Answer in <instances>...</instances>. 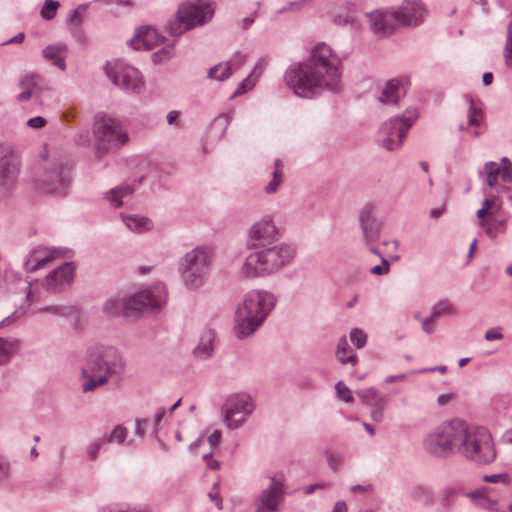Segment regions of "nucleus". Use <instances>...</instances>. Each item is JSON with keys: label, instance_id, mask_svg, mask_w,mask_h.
<instances>
[{"label": "nucleus", "instance_id": "obj_1", "mask_svg": "<svg viewBox=\"0 0 512 512\" xmlns=\"http://www.w3.org/2000/svg\"><path fill=\"white\" fill-rule=\"evenodd\" d=\"M342 65L337 55L326 43H318L303 62L291 65L284 80L295 95L312 98L323 89L334 93L341 90Z\"/></svg>", "mask_w": 512, "mask_h": 512}, {"label": "nucleus", "instance_id": "obj_2", "mask_svg": "<svg viewBox=\"0 0 512 512\" xmlns=\"http://www.w3.org/2000/svg\"><path fill=\"white\" fill-rule=\"evenodd\" d=\"M276 304L267 291L251 290L239 302L235 312L234 332L238 339L250 337L264 323Z\"/></svg>", "mask_w": 512, "mask_h": 512}, {"label": "nucleus", "instance_id": "obj_3", "mask_svg": "<svg viewBox=\"0 0 512 512\" xmlns=\"http://www.w3.org/2000/svg\"><path fill=\"white\" fill-rule=\"evenodd\" d=\"M252 250L241 267V275L248 279L277 273L288 265L295 255V249L285 243Z\"/></svg>", "mask_w": 512, "mask_h": 512}, {"label": "nucleus", "instance_id": "obj_4", "mask_svg": "<svg viewBox=\"0 0 512 512\" xmlns=\"http://www.w3.org/2000/svg\"><path fill=\"white\" fill-rule=\"evenodd\" d=\"M167 290L164 283H156L152 287L139 291L128 297L116 295L109 298L103 312L109 316L123 315L125 318H138L147 308H159L165 304Z\"/></svg>", "mask_w": 512, "mask_h": 512}, {"label": "nucleus", "instance_id": "obj_5", "mask_svg": "<svg viewBox=\"0 0 512 512\" xmlns=\"http://www.w3.org/2000/svg\"><path fill=\"white\" fill-rule=\"evenodd\" d=\"M424 13L421 0H405L398 9L375 10L368 17L373 33L385 37L398 26L417 25Z\"/></svg>", "mask_w": 512, "mask_h": 512}, {"label": "nucleus", "instance_id": "obj_6", "mask_svg": "<svg viewBox=\"0 0 512 512\" xmlns=\"http://www.w3.org/2000/svg\"><path fill=\"white\" fill-rule=\"evenodd\" d=\"M215 8L210 0H188L181 3L176 14L167 21L166 30L173 37L208 23Z\"/></svg>", "mask_w": 512, "mask_h": 512}, {"label": "nucleus", "instance_id": "obj_7", "mask_svg": "<svg viewBox=\"0 0 512 512\" xmlns=\"http://www.w3.org/2000/svg\"><path fill=\"white\" fill-rule=\"evenodd\" d=\"M214 261L213 250L207 246H197L179 260L178 270L186 287L197 289L205 284Z\"/></svg>", "mask_w": 512, "mask_h": 512}, {"label": "nucleus", "instance_id": "obj_8", "mask_svg": "<svg viewBox=\"0 0 512 512\" xmlns=\"http://www.w3.org/2000/svg\"><path fill=\"white\" fill-rule=\"evenodd\" d=\"M86 365L91 373L105 375L109 380H120L126 370L123 353L114 346L94 345L87 350Z\"/></svg>", "mask_w": 512, "mask_h": 512}, {"label": "nucleus", "instance_id": "obj_9", "mask_svg": "<svg viewBox=\"0 0 512 512\" xmlns=\"http://www.w3.org/2000/svg\"><path fill=\"white\" fill-rule=\"evenodd\" d=\"M93 134L98 156L106 154L112 148L125 145L129 141L128 132L120 121L105 113L95 115Z\"/></svg>", "mask_w": 512, "mask_h": 512}, {"label": "nucleus", "instance_id": "obj_10", "mask_svg": "<svg viewBox=\"0 0 512 512\" xmlns=\"http://www.w3.org/2000/svg\"><path fill=\"white\" fill-rule=\"evenodd\" d=\"M417 118V110L408 108L401 116L392 117L384 122L378 131L379 145L388 151L398 149Z\"/></svg>", "mask_w": 512, "mask_h": 512}, {"label": "nucleus", "instance_id": "obj_11", "mask_svg": "<svg viewBox=\"0 0 512 512\" xmlns=\"http://www.w3.org/2000/svg\"><path fill=\"white\" fill-rule=\"evenodd\" d=\"M461 454L480 464L494 461L496 451L489 431L484 427H469Z\"/></svg>", "mask_w": 512, "mask_h": 512}, {"label": "nucleus", "instance_id": "obj_12", "mask_svg": "<svg viewBox=\"0 0 512 512\" xmlns=\"http://www.w3.org/2000/svg\"><path fill=\"white\" fill-rule=\"evenodd\" d=\"M254 403L246 393L230 395L222 406L223 421L227 428H240L253 413Z\"/></svg>", "mask_w": 512, "mask_h": 512}, {"label": "nucleus", "instance_id": "obj_13", "mask_svg": "<svg viewBox=\"0 0 512 512\" xmlns=\"http://www.w3.org/2000/svg\"><path fill=\"white\" fill-rule=\"evenodd\" d=\"M105 73L115 86L125 91L139 94L144 88L140 72L124 62L107 63Z\"/></svg>", "mask_w": 512, "mask_h": 512}, {"label": "nucleus", "instance_id": "obj_14", "mask_svg": "<svg viewBox=\"0 0 512 512\" xmlns=\"http://www.w3.org/2000/svg\"><path fill=\"white\" fill-rule=\"evenodd\" d=\"M70 184V168L63 159H56L45 169L40 178V188L45 193L64 194Z\"/></svg>", "mask_w": 512, "mask_h": 512}, {"label": "nucleus", "instance_id": "obj_15", "mask_svg": "<svg viewBox=\"0 0 512 512\" xmlns=\"http://www.w3.org/2000/svg\"><path fill=\"white\" fill-rule=\"evenodd\" d=\"M270 484L254 500V512H276L283 503L286 485L282 476H269Z\"/></svg>", "mask_w": 512, "mask_h": 512}, {"label": "nucleus", "instance_id": "obj_16", "mask_svg": "<svg viewBox=\"0 0 512 512\" xmlns=\"http://www.w3.org/2000/svg\"><path fill=\"white\" fill-rule=\"evenodd\" d=\"M280 233L269 217L254 223L248 230L246 246L248 249L278 245Z\"/></svg>", "mask_w": 512, "mask_h": 512}, {"label": "nucleus", "instance_id": "obj_17", "mask_svg": "<svg viewBox=\"0 0 512 512\" xmlns=\"http://www.w3.org/2000/svg\"><path fill=\"white\" fill-rule=\"evenodd\" d=\"M358 221L364 242L371 244L378 241L381 235L382 223L377 218L372 204L367 203L360 209Z\"/></svg>", "mask_w": 512, "mask_h": 512}, {"label": "nucleus", "instance_id": "obj_18", "mask_svg": "<svg viewBox=\"0 0 512 512\" xmlns=\"http://www.w3.org/2000/svg\"><path fill=\"white\" fill-rule=\"evenodd\" d=\"M443 423L428 433L423 440V447L427 453L437 458H448L452 455V448L444 437Z\"/></svg>", "mask_w": 512, "mask_h": 512}, {"label": "nucleus", "instance_id": "obj_19", "mask_svg": "<svg viewBox=\"0 0 512 512\" xmlns=\"http://www.w3.org/2000/svg\"><path fill=\"white\" fill-rule=\"evenodd\" d=\"M443 423L428 433L423 440V447L427 453L437 458H448L452 455V448L444 437Z\"/></svg>", "mask_w": 512, "mask_h": 512}, {"label": "nucleus", "instance_id": "obj_20", "mask_svg": "<svg viewBox=\"0 0 512 512\" xmlns=\"http://www.w3.org/2000/svg\"><path fill=\"white\" fill-rule=\"evenodd\" d=\"M443 426L445 432L444 437H446L448 445L452 448V455L456 452L461 453L469 426L465 421L460 419L443 422Z\"/></svg>", "mask_w": 512, "mask_h": 512}, {"label": "nucleus", "instance_id": "obj_21", "mask_svg": "<svg viewBox=\"0 0 512 512\" xmlns=\"http://www.w3.org/2000/svg\"><path fill=\"white\" fill-rule=\"evenodd\" d=\"M163 40L164 37L159 34L157 29L151 26H141L136 29L134 36L128 41V45L133 50H151Z\"/></svg>", "mask_w": 512, "mask_h": 512}, {"label": "nucleus", "instance_id": "obj_22", "mask_svg": "<svg viewBox=\"0 0 512 512\" xmlns=\"http://www.w3.org/2000/svg\"><path fill=\"white\" fill-rule=\"evenodd\" d=\"M20 173V163L13 156L5 155L0 158V190L8 192L17 182Z\"/></svg>", "mask_w": 512, "mask_h": 512}, {"label": "nucleus", "instance_id": "obj_23", "mask_svg": "<svg viewBox=\"0 0 512 512\" xmlns=\"http://www.w3.org/2000/svg\"><path fill=\"white\" fill-rule=\"evenodd\" d=\"M59 254L56 249H50L47 247H36L33 248L24 263L25 270L27 272H35L48 266Z\"/></svg>", "mask_w": 512, "mask_h": 512}, {"label": "nucleus", "instance_id": "obj_24", "mask_svg": "<svg viewBox=\"0 0 512 512\" xmlns=\"http://www.w3.org/2000/svg\"><path fill=\"white\" fill-rule=\"evenodd\" d=\"M355 393L364 404L372 408L371 418L374 421H381L387 400L383 395H381L379 390L371 387L358 390Z\"/></svg>", "mask_w": 512, "mask_h": 512}, {"label": "nucleus", "instance_id": "obj_25", "mask_svg": "<svg viewBox=\"0 0 512 512\" xmlns=\"http://www.w3.org/2000/svg\"><path fill=\"white\" fill-rule=\"evenodd\" d=\"M406 93L407 87L403 79H391L383 87L378 101L385 105H397Z\"/></svg>", "mask_w": 512, "mask_h": 512}, {"label": "nucleus", "instance_id": "obj_26", "mask_svg": "<svg viewBox=\"0 0 512 512\" xmlns=\"http://www.w3.org/2000/svg\"><path fill=\"white\" fill-rule=\"evenodd\" d=\"M75 268L72 263L66 262L57 269L51 271L45 279L48 290L57 291L61 286L69 285L73 279Z\"/></svg>", "mask_w": 512, "mask_h": 512}, {"label": "nucleus", "instance_id": "obj_27", "mask_svg": "<svg viewBox=\"0 0 512 512\" xmlns=\"http://www.w3.org/2000/svg\"><path fill=\"white\" fill-rule=\"evenodd\" d=\"M215 346V331L212 329H205L200 336L197 346L193 350V354L199 360H207L213 355Z\"/></svg>", "mask_w": 512, "mask_h": 512}, {"label": "nucleus", "instance_id": "obj_28", "mask_svg": "<svg viewBox=\"0 0 512 512\" xmlns=\"http://www.w3.org/2000/svg\"><path fill=\"white\" fill-rule=\"evenodd\" d=\"M67 47L63 43L51 44L42 51L44 59L61 70L66 69L65 56Z\"/></svg>", "mask_w": 512, "mask_h": 512}, {"label": "nucleus", "instance_id": "obj_29", "mask_svg": "<svg viewBox=\"0 0 512 512\" xmlns=\"http://www.w3.org/2000/svg\"><path fill=\"white\" fill-rule=\"evenodd\" d=\"M245 56L240 52L235 54L234 64H230L229 62L223 65L219 63L211 67L208 71V78L215 79L218 81H224L228 79L232 74V66L240 67L244 63Z\"/></svg>", "mask_w": 512, "mask_h": 512}, {"label": "nucleus", "instance_id": "obj_30", "mask_svg": "<svg viewBox=\"0 0 512 512\" xmlns=\"http://www.w3.org/2000/svg\"><path fill=\"white\" fill-rule=\"evenodd\" d=\"M479 225L485 230L486 235L490 239H495L498 235L505 233L507 230L506 219L495 216L481 220Z\"/></svg>", "mask_w": 512, "mask_h": 512}, {"label": "nucleus", "instance_id": "obj_31", "mask_svg": "<svg viewBox=\"0 0 512 512\" xmlns=\"http://www.w3.org/2000/svg\"><path fill=\"white\" fill-rule=\"evenodd\" d=\"M91 374L87 365L86 368L81 370L82 377L86 379L82 384V390L85 393L94 391L99 386L105 385L110 381L105 375L98 374L97 377H93Z\"/></svg>", "mask_w": 512, "mask_h": 512}, {"label": "nucleus", "instance_id": "obj_32", "mask_svg": "<svg viewBox=\"0 0 512 512\" xmlns=\"http://www.w3.org/2000/svg\"><path fill=\"white\" fill-rule=\"evenodd\" d=\"M121 217L127 228L134 232L141 233L152 226V222L143 216L122 214Z\"/></svg>", "mask_w": 512, "mask_h": 512}, {"label": "nucleus", "instance_id": "obj_33", "mask_svg": "<svg viewBox=\"0 0 512 512\" xmlns=\"http://www.w3.org/2000/svg\"><path fill=\"white\" fill-rule=\"evenodd\" d=\"M19 348V341L15 338L0 337V365L7 364Z\"/></svg>", "mask_w": 512, "mask_h": 512}, {"label": "nucleus", "instance_id": "obj_34", "mask_svg": "<svg viewBox=\"0 0 512 512\" xmlns=\"http://www.w3.org/2000/svg\"><path fill=\"white\" fill-rule=\"evenodd\" d=\"M263 69L264 61L260 60L257 62L251 75H249L247 78H245L239 83L237 89L234 92V96L244 94L247 90L253 88L257 78L262 74Z\"/></svg>", "mask_w": 512, "mask_h": 512}, {"label": "nucleus", "instance_id": "obj_35", "mask_svg": "<svg viewBox=\"0 0 512 512\" xmlns=\"http://www.w3.org/2000/svg\"><path fill=\"white\" fill-rule=\"evenodd\" d=\"M134 189L130 185H123L111 189L106 194V198L114 207H120L123 204V199L133 193Z\"/></svg>", "mask_w": 512, "mask_h": 512}, {"label": "nucleus", "instance_id": "obj_36", "mask_svg": "<svg viewBox=\"0 0 512 512\" xmlns=\"http://www.w3.org/2000/svg\"><path fill=\"white\" fill-rule=\"evenodd\" d=\"M274 166H275L274 167V171L272 173L273 178L265 187V192L268 193V194L275 193L278 190V188L281 185V183L283 182V177H284L283 168H284V165H283L282 161L280 159H276L274 161Z\"/></svg>", "mask_w": 512, "mask_h": 512}, {"label": "nucleus", "instance_id": "obj_37", "mask_svg": "<svg viewBox=\"0 0 512 512\" xmlns=\"http://www.w3.org/2000/svg\"><path fill=\"white\" fill-rule=\"evenodd\" d=\"M18 85L21 89L28 90L34 94L40 93V77L34 74H25L20 77Z\"/></svg>", "mask_w": 512, "mask_h": 512}, {"label": "nucleus", "instance_id": "obj_38", "mask_svg": "<svg viewBox=\"0 0 512 512\" xmlns=\"http://www.w3.org/2000/svg\"><path fill=\"white\" fill-rule=\"evenodd\" d=\"M350 350L349 344L347 342V339L345 337H342L337 345V358L342 364L346 363H356L357 356L354 353H351L347 356L348 351Z\"/></svg>", "mask_w": 512, "mask_h": 512}, {"label": "nucleus", "instance_id": "obj_39", "mask_svg": "<svg viewBox=\"0 0 512 512\" xmlns=\"http://www.w3.org/2000/svg\"><path fill=\"white\" fill-rule=\"evenodd\" d=\"M484 171L487 174V184L494 187L497 184L498 176L501 175V168L496 162H487L484 166Z\"/></svg>", "mask_w": 512, "mask_h": 512}, {"label": "nucleus", "instance_id": "obj_40", "mask_svg": "<svg viewBox=\"0 0 512 512\" xmlns=\"http://www.w3.org/2000/svg\"><path fill=\"white\" fill-rule=\"evenodd\" d=\"M454 311V306L448 300H440L433 307L431 315L436 319L442 315L452 314Z\"/></svg>", "mask_w": 512, "mask_h": 512}, {"label": "nucleus", "instance_id": "obj_41", "mask_svg": "<svg viewBox=\"0 0 512 512\" xmlns=\"http://www.w3.org/2000/svg\"><path fill=\"white\" fill-rule=\"evenodd\" d=\"M87 10V5L81 4L76 9L72 11L70 16L67 19V23L73 25L76 28H79L83 22L84 14Z\"/></svg>", "mask_w": 512, "mask_h": 512}, {"label": "nucleus", "instance_id": "obj_42", "mask_svg": "<svg viewBox=\"0 0 512 512\" xmlns=\"http://www.w3.org/2000/svg\"><path fill=\"white\" fill-rule=\"evenodd\" d=\"M469 108L467 111V122L469 126H478V117L482 115V111L475 105L474 100L471 97H467Z\"/></svg>", "mask_w": 512, "mask_h": 512}, {"label": "nucleus", "instance_id": "obj_43", "mask_svg": "<svg viewBox=\"0 0 512 512\" xmlns=\"http://www.w3.org/2000/svg\"><path fill=\"white\" fill-rule=\"evenodd\" d=\"M59 6H60V3L58 1L46 0L44 2V5L41 9L40 14L44 19L51 20L55 17L56 10L58 9Z\"/></svg>", "mask_w": 512, "mask_h": 512}, {"label": "nucleus", "instance_id": "obj_44", "mask_svg": "<svg viewBox=\"0 0 512 512\" xmlns=\"http://www.w3.org/2000/svg\"><path fill=\"white\" fill-rule=\"evenodd\" d=\"M103 443L104 440L102 438H98L87 445L85 452L88 460L95 461L97 459L98 452L100 451Z\"/></svg>", "mask_w": 512, "mask_h": 512}, {"label": "nucleus", "instance_id": "obj_45", "mask_svg": "<svg viewBox=\"0 0 512 512\" xmlns=\"http://www.w3.org/2000/svg\"><path fill=\"white\" fill-rule=\"evenodd\" d=\"M350 340L358 349H361L366 345L367 335L361 329L353 328L350 331Z\"/></svg>", "mask_w": 512, "mask_h": 512}, {"label": "nucleus", "instance_id": "obj_46", "mask_svg": "<svg viewBox=\"0 0 512 512\" xmlns=\"http://www.w3.org/2000/svg\"><path fill=\"white\" fill-rule=\"evenodd\" d=\"M126 437H127V429H126V428H124V427H123V426H121V425H118V426H116V427L112 430V432L110 433V435H109V437H108L107 441H108L109 443H114V442H116V443H118V444H122V443L125 441Z\"/></svg>", "mask_w": 512, "mask_h": 512}, {"label": "nucleus", "instance_id": "obj_47", "mask_svg": "<svg viewBox=\"0 0 512 512\" xmlns=\"http://www.w3.org/2000/svg\"><path fill=\"white\" fill-rule=\"evenodd\" d=\"M335 390L337 393V396L340 400L346 402V403H352L353 402V396L351 394V390L341 381L337 382L335 385Z\"/></svg>", "mask_w": 512, "mask_h": 512}, {"label": "nucleus", "instance_id": "obj_48", "mask_svg": "<svg viewBox=\"0 0 512 512\" xmlns=\"http://www.w3.org/2000/svg\"><path fill=\"white\" fill-rule=\"evenodd\" d=\"M390 271V263L385 257H381V264L371 268L370 272L373 275H386Z\"/></svg>", "mask_w": 512, "mask_h": 512}, {"label": "nucleus", "instance_id": "obj_49", "mask_svg": "<svg viewBox=\"0 0 512 512\" xmlns=\"http://www.w3.org/2000/svg\"><path fill=\"white\" fill-rule=\"evenodd\" d=\"M483 480L490 483H504L509 484L510 476L507 473L485 475Z\"/></svg>", "mask_w": 512, "mask_h": 512}, {"label": "nucleus", "instance_id": "obj_50", "mask_svg": "<svg viewBox=\"0 0 512 512\" xmlns=\"http://www.w3.org/2000/svg\"><path fill=\"white\" fill-rule=\"evenodd\" d=\"M416 497L426 503H429L433 499V493L429 488L417 487L415 489Z\"/></svg>", "mask_w": 512, "mask_h": 512}, {"label": "nucleus", "instance_id": "obj_51", "mask_svg": "<svg viewBox=\"0 0 512 512\" xmlns=\"http://www.w3.org/2000/svg\"><path fill=\"white\" fill-rule=\"evenodd\" d=\"M456 490L452 488H447L443 491L442 497H441V504L444 507H450L453 503L454 497L456 495Z\"/></svg>", "mask_w": 512, "mask_h": 512}, {"label": "nucleus", "instance_id": "obj_52", "mask_svg": "<svg viewBox=\"0 0 512 512\" xmlns=\"http://www.w3.org/2000/svg\"><path fill=\"white\" fill-rule=\"evenodd\" d=\"M10 476V464L0 456V482H6Z\"/></svg>", "mask_w": 512, "mask_h": 512}, {"label": "nucleus", "instance_id": "obj_53", "mask_svg": "<svg viewBox=\"0 0 512 512\" xmlns=\"http://www.w3.org/2000/svg\"><path fill=\"white\" fill-rule=\"evenodd\" d=\"M355 20L354 13L349 9V11L343 16L342 14H338L335 17V22L341 25H347L353 23Z\"/></svg>", "mask_w": 512, "mask_h": 512}, {"label": "nucleus", "instance_id": "obj_54", "mask_svg": "<svg viewBox=\"0 0 512 512\" xmlns=\"http://www.w3.org/2000/svg\"><path fill=\"white\" fill-rule=\"evenodd\" d=\"M47 121L42 116H36L33 118H30L27 121V126L32 129H40L46 125Z\"/></svg>", "mask_w": 512, "mask_h": 512}, {"label": "nucleus", "instance_id": "obj_55", "mask_svg": "<svg viewBox=\"0 0 512 512\" xmlns=\"http://www.w3.org/2000/svg\"><path fill=\"white\" fill-rule=\"evenodd\" d=\"M172 48H163L158 52L153 54V61L155 63H159L164 59H168L171 57Z\"/></svg>", "mask_w": 512, "mask_h": 512}, {"label": "nucleus", "instance_id": "obj_56", "mask_svg": "<svg viewBox=\"0 0 512 512\" xmlns=\"http://www.w3.org/2000/svg\"><path fill=\"white\" fill-rule=\"evenodd\" d=\"M435 321L436 318L430 315V317L424 319L422 321V329L427 334H431L435 330Z\"/></svg>", "mask_w": 512, "mask_h": 512}, {"label": "nucleus", "instance_id": "obj_57", "mask_svg": "<svg viewBox=\"0 0 512 512\" xmlns=\"http://www.w3.org/2000/svg\"><path fill=\"white\" fill-rule=\"evenodd\" d=\"M148 421L146 419H136L135 420V434L143 437L145 435V427Z\"/></svg>", "mask_w": 512, "mask_h": 512}, {"label": "nucleus", "instance_id": "obj_58", "mask_svg": "<svg viewBox=\"0 0 512 512\" xmlns=\"http://www.w3.org/2000/svg\"><path fill=\"white\" fill-rule=\"evenodd\" d=\"M502 338L503 334L495 328L489 329L485 333V339L487 341L501 340Z\"/></svg>", "mask_w": 512, "mask_h": 512}, {"label": "nucleus", "instance_id": "obj_59", "mask_svg": "<svg viewBox=\"0 0 512 512\" xmlns=\"http://www.w3.org/2000/svg\"><path fill=\"white\" fill-rule=\"evenodd\" d=\"M220 439H221V432L219 430H214L208 436V443L210 444L212 449L219 445Z\"/></svg>", "mask_w": 512, "mask_h": 512}, {"label": "nucleus", "instance_id": "obj_60", "mask_svg": "<svg viewBox=\"0 0 512 512\" xmlns=\"http://www.w3.org/2000/svg\"><path fill=\"white\" fill-rule=\"evenodd\" d=\"M501 168V178L503 182L510 183L512 182V165L511 166H504Z\"/></svg>", "mask_w": 512, "mask_h": 512}, {"label": "nucleus", "instance_id": "obj_61", "mask_svg": "<svg viewBox=\"0 0 512 512\" xmlns=\"http://www.w3.org/2000/svg\"><path fill=\"white\" fill-rule=\"evenodd\" d=\"M65 310L66 309L64 307H60V306H46L41 309V312H47V313H52V314H56V315H64V314H66Z\"/></svg>", "mask_w": 512, "mask_h": 512}, {"label": "nucleus", "instance_id": "obj_62", "mask_svg": "<svg viewBox=\"0 0 512 512\" xmlns=\"http://www.w3.org/2000/svg\"><path fill=\"white\" fill-rule=\"evenodd\" d=\"M327 462H328L329 467L332 470L336 471L341 463V460H340V457L333 455V454H329L327 457Z\"/></svg>", "mask_w": 512, "mask_h": 512}, {"label": "nucleus", "instance_id": "obj_63", "mask_svg": "<svg viewBox=\"0 0 512 512\" xmlns=\"http://www.w3.org/2000/svg\"><path fill=\"white\" fill-rule=\"evenodd\" d=\"M164 413H165V410L164 409H159L156 413H155V416H154V425H155V428H154V434H156L159 430V424L160 422L162 421V418L164 416Z\"/></svg>", "mask_w": 512, "mask_h": 512}, {"label": "nucleus", "instance_id": "obj_64", "mask_svg": "<svg viewBox=\"0 0 512 512\" xmlns=\"http://www.w3.org/2000/svg\"><path fill=\"white\" fill-rule=\"evenodd\" d=\"M98 512H134V511L124 510L123 508L115 505V506L103 507Z\"/></svg>", "mask_w": 512, "mask_h": 512}]
</instances>
